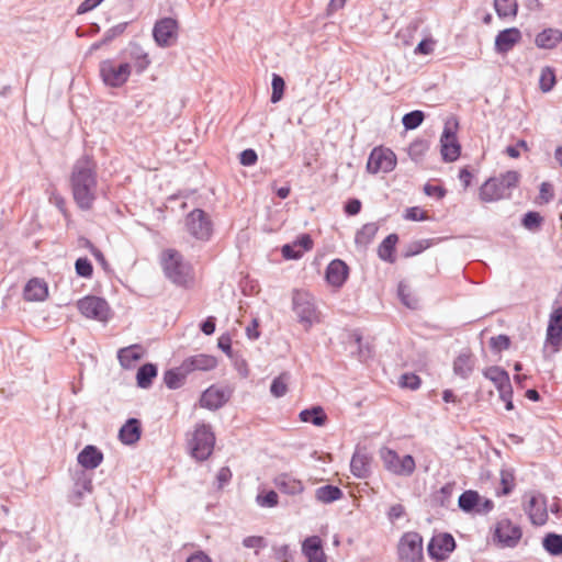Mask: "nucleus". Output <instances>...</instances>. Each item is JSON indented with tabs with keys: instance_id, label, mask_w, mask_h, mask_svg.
I'll return each mask as SVG.
<instances>
[{
	"instance_id": "46",
	"label": "nucleus",
	"mask_w": 562,
	"mask_h": 562,
	"mask_svg": "<svg viewBox=\"0 0 562 562\" xmlns=\"http://www.w3.org/2000/svg\"><path fill=\"white\" fill-rule=\"evenodd\" d=\"M256 501L261 507H274L279 503V496L277 492L268 491L265 494H258Z\"/></svg>"
},
{
	"instance_id": "19",
	"label": "nucleus",
	"mask_w": 562,
	"mask_h": 562,
	"mask_svg": "<svg viewBox=\"0 0 562 562\" xmlns=\"http://www.w3.org/2000/svg\"><path fill=\"white\" fill-rule=\"evenodd\" d=\"M216 366L217 360L214 356L199 353L184 359L180 364V371L189 374L193 371H210Z\"/></svg>"
},
{
	"instance_id": "35",
	"label": "nucleus",
	"mask_w": 562,
	"mask_h": 562,
	"mask_svg": "<svg viewBox=\"0 0 562 562\" xmlns=\"http://www.w3.org/2000/svg\"><path fill=\"white\" fill-rule=\"evenodd\" d=\"M378 226L374 223L364 224L356 234L355 241L358 246L367 247L375 237Z\"/></svg>"
},
{
	"instance_id": "26",
	"label": "nucleus",
	"mask_w": 562,
	"mask_h": 562,
	"mask_svg": "<svg viewBox=\"0 0 562 562\" xmlns=\"http://www.w3.org/2000/svg\"><path fill=\"white\" fill-rule=\"evenodd\" d=\"M47 295V284L38 278L29 280L23 290V297L27 302H41L44 301Z\"/></svg>"
},
{
	"instance_id": "18",
	"label": "nucleus",
	"mask_w": 562,
	"mask_h": 562,
	"mask_svg": "<svg viewBox=\"0 0 562 562\" xmlns=\"http://www.w3.org/2000/svg\"><path fill=\"white\" fill-rule=\"evenodd\" d=\"M456 547L454 539L449 533H439L434 536L428 543V554L436 560H443L453 551Z\"/></svg>"
},
{
	"instance_id": "31",
	"label": "nucleus",
	"mask_w": 562,
	"mask_h": 562,
	"mask_svg": "<svg viewBox=\"0 0 562 562\" xmlns=\"http://www.w3.org/2000/svg\"><path fill=\"white\" fill-rule=\"evenodd\" d=\"M562 41V32L558 29H546L535 40L539 48L552 49Z\"/></svg>"
},
{
	"instance_id": "11",
	"label": "nucleus",
	"mask_w": 562,
	"mask_h": 562,
	"mask_svg": "<svg viewBox=\"0 0 562 562\" xmlns=\"http://www.w3.org/2000/svg\"><path fill=\"white\" fill-rule=\"evenodd\" d=\"M397 554L401 562H420L423 559V538L417 532H406L397 544Z\"/></svg>"
},
{
	"instance_id": "30",
	"label": "nucleus",
	"mask_w": 562,
	"mask_h": 562,
	"mask_svg": "<svg viewBox=\"0 0 562 562\" xmlns=\"http://www.w3.org/2000/svg\"><path fill=\"white\" fill-rule=\"evenodd\" d=\"M142 426L136 418H130L120 429L119 438L125 445H133L140 438Z\"/></svg>"
},
{
	"instance_id": "64",
	"label": "nucleus",
	"mask_w": 562,
	"mask_h": 562,
	"mask_svg": "<svg viewBox=\"0 0 562 562\" xmlns=\"http://www.w3.org/2000/svg\"><path fill=\"white\" fill-rule=\"evenodd\" d=\"M187 562H212V559L204 551H196L187 559Z\"/></svg>"
},
{
	"instance_id": "13",
	"label": "nucleus",
	"mask_w": 562,
	"mask_h": 562,
	"mask_svg": "<svg viewBox=\"0 0 562 562\" xmlns=\"http://www.w3.org/2000/svg\"><path fill=\"white\" fill-rule=\"evenodd\" d=\"M395 166V154L391 149L380 146L372 149L367 162V170L374 175L379 172L386 173L394 170Z\"/></svg>"
},
{
	"instance_id": "9",
	"label": "nucleus",
	"mask_w": 562,
	"mask_h": 562,
	"mask_svg": "<svg viewBox=\"0 0 562 562\" xmlns=\"http://www.w3.org/2000/svg\"><path fill=\"white\" fill-rule=\"evenodd\" d=\"M458 127L459 123L454 117L448 119L445 123L440 137V153L445 161H456L460 156L461 146L457 137Z\"/></svg>"
},
{
	"instance_id": "29",
	"label": "nucleus",
	"mask_w": 562,
	"mask_h": 562,
	"mask_svg": "<svg viewBox=\"0 0 562 562\" xmlns=\"http://www.w3.org/2000/svg\"><path fill=\"white\" fill-rule=\"evenodd\" d=\"M227 398L222 389L211 386L205 390L200 398L202 407L217 409L226 403Z\"/></svg>"
},
{
	"instance_id": "21",
	"label": "nucleus",
	"mask_w": 562,
	"mask_h": 562,
	"mask_svg": "<svg viewBox=\"0 0 562 562\" xmlns=\"http://www.w3.org/2000/svg\"><path fill=\"white\" fill-rule=\"evenodd\" d=\"M521 41V32L517 27H509L501 31L495 37V50L506 54Z\"/></svg>"
},
{
	"instance_id": "12",
	"label": "nucleus",
	"mask_w": 562,
	"mask_h": 562,
	"mask_svg": "<svg viewBox=\"0 0 562 562\" xmlns=\"http://www.w3.org/2000/svg\"><path fill=\"white\" fill-rule=\"evenodd\" d=\"M77 307L85 317L99 322H106L111 316L108 302L99 296H85L78 301Z\"/></svg>"
},
{
	"instance_id": "23",
	"label": "nucleus",
	"mask_w": 562,
	"mask_h": 562,
	"mask_svg": "<svg viewBox=\"0 0 562 562\" xmlns=\"http://www.w3.org/2000/svg\"><path fill=\"white\" fill-rule=\"evenodd\" d=\"M372 457L366 450H356L351 461V473L358 479H367L371 474Z\"/></svg>"
},
{
	"instance_id": "38",
	"label": "nucleus",
	"mask_w": 562,
	"mask_h": 562,
	"mask_svg": "<svg viewBox=\"0 0 562 562\" xmlns=\"http://www.w3.org/2000/svg\"><path fill=\"white\" fill-rule=\"evenodd\" d=\"M157 375V368L156 366L151 364V363H146L144 366H142L138 371H137V374H136V380H137V384L138 386L140 387H148L151 382H153V379Z\"/></svg>"
},
{
	"instance_id": "22",
	"label": "nucleus",
	"mask_w": 562,
	"mask_h": 562,
	"mask_svg": "<svg viewBox=\"0 0 562 562\" xmlns=\"http://www.w3.org/2000/svg\"><path fill=\"white\" fill-rule=\"evenodd\" d=\"M274 486L283 494L300 495L304 491V484L290 473H280L273 479Z\"/></svg>"
},
{
	"instance_id": "51",
	"label": "nucleus",
	"mask_w": 562,
	"mask_h": 562,
	"mask_svg": "<svg viewBox=\"0 0 562 562\" xmlns=\"http://www.w3.org/2000/svg\"><path fill=\"white\" fill-rule=\"evenodd\" d=\"M243 544L245 548L255 549L258 551L263 549L267 546V542L261 536H249L243 540Z\"/></svg>"
},
{
	"instance_id": "59",
	"label": "nucleus",
	"mask_w": 562,
	"mask_h": 562,
	"mask_svg": "<svg viewBox=\"0 0 562 562\" xmlns=\"http://www.w3.org/2000/svg\"><path fill=\"white\" fill-rule=\"evenodd\" d=\"M435 41L429 40H423L417 47L415 48V54H423L428 55L431 54L434 50Z\"/></svg>"
},
{
	"instance_id": "32",
	"label": "nucleus",
	"mask_w": 562,
	"mask_h": 562,
	"mask_svg": "<svg viewBox=\"0 0 562 562\" xmlns=\"http://www.w3.org/2000/svg\"><path fill=\"white\" fill-rule=\"evenodd\" d=\"M398 241L396 234L386 236L378 248V256L381 260L393 263L395 262V247Z\"/></svg>"
},
{
	"instance_id": "6",
	"label": "nucleus",
	"mask_w": 562,
	"mask_h": 562,
	"mask_svg": "<svg viewBox=\"0 0 562 562\" xmlns=\"http://www.w3.org/2000/svg\"><path fill=\"white\" fill-rule=\"evenodd\" d=\"M215 445V435L212 427L204 423L195 425L188 439V448L192 458L204 461L210 458Z\"/></svg>"
},
{
	"instance_id": "33",
	"label": "nucleus",
	"mask_w": 562,
	"mask_h": 562,
	"mask_svg": "<svg viewBox=\"0 0 562 562\" xmlns=\"http://www.w3.org/2000/svg\"><path fill=\"white\" fill-rule=\"evenodd\" d=\"M299 418L302 423H311L314 426L322 427L327 422V415L325 414L322 406H313L307 409H303Z\"/></svg>"
},
{
	"instance_id": "43",
	"label": "nucleus",
	"mask_w": 562,
	"mask_h": 562,
	"mask_svg": "<svg viewBox=\"0 0 562 562\" xmlns=\"http://www.w3.org/2000/svg\"><path fill=\"white\" fill-rule=\"evenodd\" d=\"M188 373L180 371V367L176 370H168L165 372L164 380L169 389H178L181 386L184 376Z\"/></svg>"
},
{
	"instance_id": "8",
	"label": "nucleus",
	"mask_w": 562,
	"mask_h": 562,
	"mask_svg": "<svg viewBox=\"0 0 562 562\" xmlns=\"http://www.w3.org/2000/svg\"><path fill=\"white\" fill-rule=\"evenodd\" d=\"M186 229L194 239L207 241L213 235V222L205 211L194 209L186 217Z\"/></svg>"
},
{
	"instance_id": "16",
	"label": "nucleus",
	"mask_w": 562,
	"mask_h": 562,
	"mask_svg": "<svg viewBox=\"0 0 562 562\" xmlns=\"http://www.w3.org/2000/svg\"><path fill=\"white\" fill-rule=\"evenodd\" d=\"M494 535L502 547L514 548L520 541L522 532L518 525L505 518L496 524Z\"/></svg>"
},
{
	"instance_id": "53",
	"label": "nucleus",
	"mask_w": 562,
	"mask_h": 562,
	"mask_svg": "<svg viewBox=\"0 0 562 562\" xmlns=\"http://www.w3.org/2000/svg\"><path fill=\"white\" fill-rule=\"evenodd\" d=\"M491 347L497 351L506 350L509 348L510 340L506 335H498L491 338Z\"/></svg>"
},
{
	"instance_id": "14",
	"label": "nucleus",
	"mask_w": 562,
	"mask_h": 562,
	"mask_svg": "<svg viewBox=\"0 0 562 562\" xmlns=\"http://www.w3.org/2000/svg\"><path fill=\"white\" fill-rule=\"evenodd\" d=\"M179 24L176 19L162 18L158 20L153 29V36L159 47H169L178 38Z\"/></svg>"
},
{
	"instance_id": "50",
	"label": "nucleus",
	"mask_w": 562,
	"mask_h": 562,
	"mask_svg": "<svg viewBox=\"0 0 562 562\" xmlns=\"http://www.w3.org/2000/svg\"><path fill=\"white\" fill-rule=\"evenodd\" d=\"M542 217L537 212H528L522 218V225L530 231L539 228Z\"/></svg>"
},
{
	"instance_id": "37",
	"label": "nucleus",
	"mask_w": 562,
	"mask_h": 562,
	"mask_svg": "<svg viewBox=\"0 0 562 562\" xmlns=\"http://www.w3.org/2000/svg\"><path fill=\"white\" fill-rule=\"evenodd\" d=\"M494 8L499 18H515L518 3L517 0H494Z\"/></svg>"
},
{
	"instance_id": "47",
	"label": "nucleus",
	"mask_w": 562,
	"mask_h": 562,
	"mask_svg": "<svg viewBox=\"0 0 562 562\" xmlns=\"http://www.w3.org/2000/svg\"><path fill=\"white\" fill-rule=\"evenodd\" d=\"M502 495H508L515 486V477L510 471L503 470L501 472Z\"/></svg>"
},
{
	"instance_id": "27",
	"label": "nucleus",
	"mask_w": 562,
	"mask_h": 562,
	"mask_svg": "<svg viewBox=\"0 0 562 562\" xmlns=\"http://www.w3.org/2000/svg\"><path fill=\"white\" fill-rule=\"evenodd\" d=\"M475 367V359L470 350L462 351L453 361V372L456 375L468 379Z\"/></svg>"
},
{
	"instance_id": "40",
	"label": "nucleus",
	"mask_w": 562,
	"mask_h": 562,
	"mask_svg": "<svg viewBox=\"0 0 562 562\" xmlns=\"http://www.w3.org/2000/svg\"><path fill=\"white\" fill-rule=\"evenodd\" d=\"M290 381V373L282 372L279 376H277L270 386V392L274 397H282L288 392V384Z\"/></svg>"
},
{
	"instance_id": "36",
	"label": "nucleus",
	"mask_w": 562,
	"mask_h": 562,
	"mask_svg": "<svg viewBox=\"0 0 562 562\" xmlns=\"http://www.w3.org/2000/svg\"><path fill=\"white\" fill-rule=\"evenodd\" d=\"M341 496V490L333 485L321 486L315 492L316 499L325 504L335 502L339 499Z\"/></svg>"
},
{
	"instance_id": "57",
	"label": "nucleus",
	"mask_w": 562,
	"mask_h": 562,
	"mask_svg": "<svg viewBox=\"0 0 562 562\" xmlns=\"http://www.w3.org/2000/svg\"><path fill=\"white\" fill-rule=\"evenodd\" d=\"M520 149L528 151L529 147L526 140L520 139L515 146L506 147V154L512 158H518L520 156Z\"/></svg>"
},
{
	"instance_id": "5",
	"label": "nucleus",
	"mask_w": 562,
	"mask_h": 562,
	"mask_svg": "<svg viewBox=\"0 0 562 562\" xmlns=\"http://www.w3.org/2000/svg\"><path fill=\"white\" fill-rule=\"evenodd\" d=\"M292 311L304 330L308 331L314 325L322 322L314 296L306 291L294 290L292 293Z\"/></svg>"
},
{
	"instance_id": "1",
	"label": "nucleus",
	"mask_w": 562,
	"mask_h": 562,
	"mask_svg": "<svg viewBox=\"0 0 562 562\" xmlns=\"http://www.w3.org/2000/svg\"><path fill=\"white\" fill-rule=\"evenodd\" d=\"M150 64L149 54L140 45L130 44L117 57L102 60L99 72L106 87L121 88L128 81L133 70L140 75Z\"/></svg>"
},
{
	"instance_id": "44",
	"label": "nucleus",
	"mask_w": 562,
	"mask_h": 562,
	"mask_svg": "<svg viewBox=\"0 0 562 562\" xmlns=\"http://www.w3.org/2000/svg\"><path fill=\"white\" fill-rule=\"evenodd\" d=\"M271 86H272L271 102L277 103L283 98L285 82L281 76L273 74Z\"/></svg>"
},
{
	"instance_id": "45",
	"label": "nucleus",
	"mask_w": 562,
	"mask_h": 562,
	"mask_svg": "<svg viewBox=\"0 0 562 562\" xmlns=\"http://www.w3.org/2000/svg\"><path fill=\"white\" fill-rule=\"evenodd\" d=\"M424 121V113L422 111H413L403 116L402 123L406 130H414L418 127Z\"/></svg>"
},
{
	"instance_id": "41",
	"label": "nucleus",
	"mask_w": 562,
	"mask_h": 562,
	"mask_svg": "<svg viewBox=\"0 0 562 562\" xmlns=\"http://www.w3.org/2000/svg\"><path fill=\"white\" fill-rule=\"evenodd\" d=\"M543 548L552 555L562 553V536L550 533L543 539Z\"/></svg>"
},
{
	"instance_id": "28",
	"label": "nucleus",
	"mask_w": 562,
	"mask_h": 562,
	"mask_svg": "<svg viewBox=\"0 0 562 562\" xmlns=\"http://www.w3.org/2000/svg\"><path fill=\"white\" fill-rule=\"evenodd\" d=\"M78 463L85 469H95L103 461V453L94 446H86L77 457Z\"/></svg>"
},
{
	"instance_id": "3",
	"label": "nucleus",
	"mask_w": 562,
	"mask_h": 562,
	"mask_svg": "<svg viewBox=\"0 0 562 562\" xmlns=\"http://www.w3.org/2000/svg\"><path fill=\"white\" fill-rule=\"evenodd\" d=\"M160 265L167 279L178 286L188 288L194 282L192 265L184 260L182 254L168 248L160 254Z\"/></svg>"
},
{
	"instance_id": "34",
	"label": "nucleus",
	"mask_w": 562,
	"mask_h": 562,
	"mask_svg": "<svg viewBox=\"0 0 562 562\" xmlns=\"http://www.w3.org/2000/svg\"><path fill=\"white\" fill-rule=\"evenodd\" d=\"M140 347L137 345L122 348L119 350L117 358L122 367L131 368L142 358Z\"/></svg>"
},
{
	"instance_id": "58",
	"label": "nucleus",
	"mask_w": 562,
	"mask_h": 562,
	"mask_svg": "<svg viewBox=\"0 0 562 562\" xmlns=\"http://www.w3.org/2000/svg\"><path fill=\"white\" fill-rule=\"evenodd\" d=\"M104 0H85L77 8V14L81 15L88 13L99 7Z\"/></svg>"
},
{
	"instance_id": "2",
	"label": "nucleus",
	"mask_w": 562,
	"mask_h": 562,
	"mask_svg": "<svg viewBox=\"0 0 562 562\" xmlns=\"http://www.w3.org/2000/svg\"><path fill=\"white\" fill-rule=\"evenodd\" d=\"M69 187L76 205L89 211L98 198V175L94 160L88 156L79 158L72 166Z\"/></svg>"
},
{
	"instance_id": "10",
	"label": "nucleus",
	"mask_w": 562,
	"mask_h": 562,
	"mask_svg": "<svg viewBox=\"0 0 562 562\" xmlns=\"http://www.w3.org/2000/svg\"><path fill=\"white\" fill-rule=\"evenodd\" d=\"M483 375L495 385L499 393V398L505 403V408L512 411L514 404L509 374L504 369L492 366L483 371Z\"/></svg>"
},
{
	"instance_id": "15",
	"label": "nucleus",
	"mask_w": 562,
	"mask_h": 562,
	"mask_svg": "<svg viewBox=\"0 0 562 562\" xmlns=\"http://www.w3.org/2000/svg\"><path fill=\"white\" fill-rule=\"evenodd\" d=\"M458 504L465 513L487 514L494 508V503L490 498L482 497L473 490L463 492Z\"/></svg>"
},
{
	"instance_id": "60",
	"label": "nucleus",
	"mask_w": 562,
	"mask_h": 562,
	"mask_svg": "<svg viewBox=\"0 0 562 562\" xmlns=\"http://www.w3.org/2000/svg\"><path fill=\"white\" fill-rule=\"evenodd\" d=\"M424 192L428 196H436L438 199H442L446 194V190L440 186H434V184H425Z\"/></svg>"
},
{
	"instance_id": "42",
	"label": "nucleus",
	"mask_w": 562,
	"mask_h": 562,
	"mask_svg": "<svg viewBox=\"0 0 562 562\" xmlns=\"http://www.w3.org/2000/svg\"><path fill=\"white\" fill-rule=\"evenodd\" d=\"M398 296L402 303L408 308H416L418 306V299L414 295L409 286L404 283L398 284Z\"/></svg>"
},
{
	"instance_id": "39",
	"label": "nucleus",
	"mask_w": 562,
	"mask_h": 562,
	"mask_svg": "<svg viewBox=\"0 0 562 562\" xmlns=\"http://www.w3.org/2000/svg\"><path fill=\"white\" fill-rule=\"evenodd\" d=\"M557 83L555 71L552 67L546 66L541 69L539 88L542 92H550Z\"/></svg>"
},
{
	"instance_id": "7",
	"label": "nucleus",
	"mask_w": 562,
	"mask_h": 562,
	"mask_svg": "<svg viewBox=\"0 0 562 562\" xmlns=\"http://www.w3.org/2000/svg\"><path fill=\"white\" fill-rule=\"evenodd\" d=\"M385 470L397 476H409L416 468L411 454L400 456L395 450L383 447L379 451Z\"/></svg>"
},
{
	"instance_id": "63",
	"label": "nucleus",
	"mask_w": 562,
	"mask_h": 562,
	"mask_svg": "<svg viewBox=\"0 0 562 562\" xmlns=\"http://www.w3.org/2000/svg\"><path fill=\"white\" fill-rule=\"evenodd\" d=\"M361 210V202L357 199L349 200L345 205V212L348 215H357Z\"/></svg>"
},
{
	"instance_id": "17",
	"label": "nucleus",
	"mask_w": 562,
	"mask_h": 562,
	"mask_svg": "<svg viewBox=\"0 0 562 562\" xmlns=\"http://www.w3.org/2000/svg\"><path fill=\"white\" fill-rule=\"evenodd\" d=\"M546 342L558 351L562 346V306L553 308L549 316Z\"/></svg>"
},
{
	"instance_id": "54",
	"label": "nucleus",
	"mask_w": 562,
	"mask_h": 562,
	"mask_svg": "<svg viewBox=\"0 0 562 562\" xmlns=\"http://www.w3.org/2000/svg\"><path fill=\"white\" fill-rule=\"evenodd\" d=\"M125 29H126V23H120V24L114 25L113 27L109 29L103 35V43H110L115 37L123 34Z\"/></svg>"
},
{
	"instance_id": "55",
	"label": "nucleus",
	"mask_w": 562,
	"mask_h": 562,
	"mask_svg": "<svg viewBox=\"0 0 562 562\" xmlns=\"http://www.w3.org/2000/svg\"><path fill=\"white\" fill-rule=\"evenodd\" d=\"M297 248L301 249L302 254L310 251L313 248V239L308 234H302L293 241Z\"/></svg>"
},
{
	"instance_id": "24",
	"label": "nucleus",
	"mask_w": 562,
	"mask_h": 562,
	"mask_svg": "<svg viewBox=\"0 0 562 562\" xmlns=\"http://www.w3.org/2000/svg\"><path fill=\"white\" fill-rule=\"evenodd\" d=\"M530 521L536 526H542L548 520L547 504L541 496H531L526 507Z\"/></svg>"
},
{
	"instance_id": "61",
	"label": "nucleus",
	"mask_w": 562,
	"mask_h": 562,
	"mask_svg": "<svg viewBox=\"0 0 562 562\" xmlns=\"http://www.w3.org/2000/svg\"><path fill=\"white\" fill-rule=\"evenodd\" d=\"M429 241L428 240H418V241H415L413 243L412 245H409V248H408V251H407V256H415V255H418L419 252H422L423 250L427 249L429 247Z\"/></svg>"
},
{
	"instance_id": "4",
	"label": "nucleus",
	"mask_w": 562,
	"mask_h": 562,
	"mask_svg": "<svg viewBox=\"0 0 562 562\" xmlns=\"http://www.w3.org/2000/svg\"><path fill=\"white\" fill-rule=\"evenodd\" d=\"M520 181V173L515 170L506 171L499 177L487 179L480 188L479 196L482 202H496L509 198L512 190Z\"/></svg>"
},
{
	"instance_id": "48",
	"label": "nucleus",
	"mask_w": 562,
	"mask_h": 562,
	"mask_svg": "<svg viewBox=\"0 0 562 562\" xmlns=\"http://www.w3.org/2000/svg\"><path fill=\"white\" fill-rule=\"evenodd\" d=\"M398 383L402 387L417 390L420 386L422 381L415 373H404Z\"/></svg>"
},
{
	"instance_id": "52",
	"label": "nucleus",
	"mask_w": 562,
	"mask_h": 562,
	"mask_svg": "<svg viewBox=\"0 0 562 562\" xmlns=\"http://www.w3.org/2000/svg\"><path fill=\"white\" fill-rule=\"evenodd\" d=\"M281 252L285 259H300L303 256L301 249L294 243L284 245Z\"/></svg>"
},
{
	"instance_id": "56",
	"label": "nucleus",
	"mask_w": 562,
	"mask_h": 562,
	"mask_svg": "<svg viewBox=\"0 0 562 562\" xmlns=\"http://www.w3.org/2000/svg\"><path fill=\"white\" fill-rule=\"evenodd\" d=\"M258 156L254 149H245L239 155V161L243 166H252L257 162Z\"/></svg>"
},
{
	"instance_id": "62",
	"label": "nucleus",
	"mask_w": 562,
	"mask_h": 562,
	"mask_svg": "<svg viewBox=\"0 0 562 562\" xmlns=\"http://www.w3.org/2000/svg\"><path fill=\"white\" fill-rule=\"evenodd\" d=\"M405 217L412 221H424L427 218L426 213L419 207H409L406 210Z\"/></svg>"
},
{
	"instance_id": "49",
	"label": "nucleus",
	"mask_w": 562,
	"mask_h": 562,
	"mask_svg": "<svg viewBox=\"0 0 562 562\" xmlns=\"http://www.w3.org/2000/svg\"><path fill=\"white\" fill-rule=\"evenodd\" d=\"M76 272L83 278H90L93 272L91 262L87 258H79L76 260Z\"/></svg>"
},
{
	"instance_id": "25",
	"label": "nucleus",
	"mask_w": 562,
	"mask_h": 562,
	"mask_svg": "<svg viewBox=\"0 0 562 562\" xmlns=\"http://www.w3.org/2000/svg\"><path fill=\"white\" fill-rule=\"evenodd\" d=\"M302 553L307 562H326V554L323 550V543L318 536L307 537L302 543Z\"/></svg>"
},
{
	"instance_id": "20",
	"label": "nucleus",
	"mask_w": 562,
	"mask_h": 562,
	"mask_svg": "<svg viewBox=\"0 0 562 562\" xmlns=\"http://www.w3.org/2000/svg\"><path fill=\"white\" fill-rule=\"evenodd\" d=\"M349 274L348 266L340 259L329 262L326 269V281L335 289H340Z\"/></svg>"
}]
</instances>
